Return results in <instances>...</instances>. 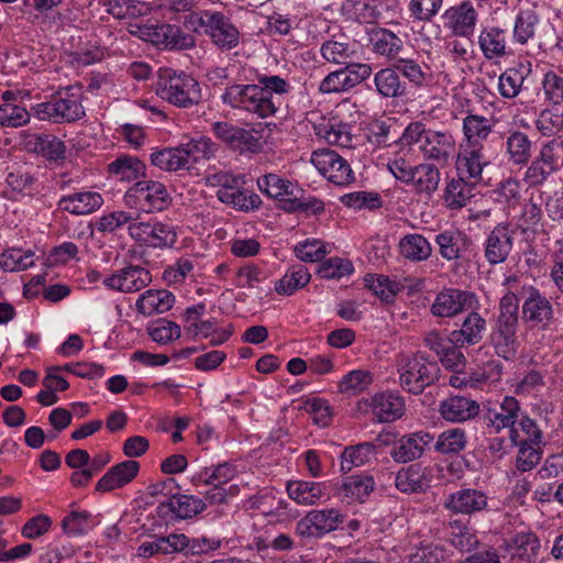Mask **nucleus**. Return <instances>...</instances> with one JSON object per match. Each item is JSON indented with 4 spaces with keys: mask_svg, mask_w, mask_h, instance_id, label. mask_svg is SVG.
Returning a JSON list of instances; mask_svg holds the SVG:
<instances>
[{
    "mask_svg": "<svg viewBox=\"0 0 563 563\" xmlns=\"http://www.w3.org/2000/svg\"><path fill=\"white\" fill-rule=\"evenodd\" d=\"M514 247V231L508 223H498L484 243V256L490 265L504 263Z\"/></svg>",
    "mask_w": 563,
    "mask_h": 563,
    "instance_id": "a211bd4d",
    "label": "nucleus"
},
{
    "mask_svg": "<svg viewBox=\"0 0 563 563\" xmlns=\"http://www.w3.org/2000/svg\"><path fill=\"white\" fill-rule=\"evenodd\" d=\"M496 120L479 114H467L463 119V133L467 142L473 147H478L477 143L485 141L493 132Z\"/></svg>",
    "mask_w": 563,
    "mask_h": 563,
    "instance_id": "37998d69",
    "label": "nucleus"
},
{
    "mask_svg": "<svg viewBox=\"0 0 563 563\" xmlns=\"http://www.w3.org/2000/svg\"><path fill=\"white\" fill-rule=\"evenodd\" d=\"M455 157L456 176L477 186L483 179V168L487 165L483 146L466 150L464 153L456 154Z\"/></svg>",
    "mask_w": 563,
    "mask_h": 563,
    "instance_id": "cd10ccee",
    "label": "nucleus"
},
{
    "mask_svg": "<svg viewBox=\"0 0 563 563\" xmlns=\"http://www.w3.org/2000/svg\"><path fill=\"white\" fill-rule=\"evenodd\" d=\"M373 383V374L364 369H354L342 377L339 384L341 393L360 394Z\"/></svg>",
    "mask_w": 563,
    "mask_h": 563,
    "instance_id": "338daca9",
    "label": "nucleus"
},
{
    "mask_svg": "<svg viewBox=\"0 0 563 563\" xmlns=\"http://www.w3.org/2000/svg\"><path fill=\"white\" fill-rule=\"evenodd\" d=\"M375 487L376 483L374 477L368 473H361L345 477L339 492L345 498L364 503L375 490Z\"/></svg>",
    "mask_w": 563,
    "mask_h": 563,
    "instance_id": "4c0bfd02",
    "label": "nucleus"
},
{
    "mask_svg": "<svg viewBox=\"0 0 563 563\" xmlns=\"http://www.w3.org/2000/svg\"><path fill=\"white\" fill-rule=\"evenodd\" d=\"M355 49L350 42L335 38L328 40L321 44L320 54L322 58L331 64H346L354 55Z\"/></svg>",
    "mask_w": 563,
    "mask_h": 563,
    "instance_id": "bf43d9fd",
    "label": "nucleus"
},
{
    "mask_svg": "<svg viewBox=\"0 0 563 563\" xmlns=\"http://www.w3.org/2000/svg\"><path fill=\"white\" fill-rule=\"evenodd\" d=\"M311 163L323 177L336 186H347L355 179L347 161L332 150L313 151Z\"/></svg>",
    "mask_w": 563,
    "mask_h": 563,
    "instance_id": "9d476101",
    "label": "nucleus"
},
{
    "mask_svg": "<svg viewBox=\"0 0 563 563\" xmlns=\"http://www.w3.org/2000/svg\"><path fill=\"white\" fill-rule=\"evenodd\" d=\"M474 297V294L471 291L457 288H445L437 295L431 306V312L435 317L441 318L455 317L463 312L466 307L471 306Z\"/></svg>",
    "mask_w": 563,
    "mask_h": 563,
    "instance_id": "412c9836",
    "label": "nucleus"
},
{
    "mask_svg": "<svg viewBox=\"0 0 563 563\" xmlns=\"http://www.w3.org/2000/svg\"><path fill=\"white\" fill-rule=\"evenodd\" d=\"M399 249L404 257L415 262L426 261L432 253L429 241L418 233L407 234L401 238Z\"/></svg>",
    "mask_w": 563,
    "mask_h": 563,
    "instance_id": "5fc2aeb1",
    "label": "nucleus"
},
{
    "mask_svg": "<svg viewBox=\"0 0 563 563\" xmlns=\"http://www.w3.org/2000/svg\"><path fill=\"white\" fill-rule=\"evenodd\" d=\"M26 147L48 161L59 162L66 157L65 143L53 134H33L29 137Z\"/></svg>",
    "mask_w": 563,
    "mask_h": 563,
    "instance_id": "c9c22d12",
    "label": "nucleus"
},
{
    "mask_svg": "<svg viewBox=\"0 0 563 563\" xmlns=\"http://www.w3.org/2000/svg\"><path fill=\"white\" fill-rule=\"evenodd\" d=\"M352 125L336 118H321L319 122L313 123V132L330 145L341 147H353Z\"/></svg>",
    "mask_w": 563,
    "mask_h": 563,
    "instance_id": "b1692460",
    "label": "nucleus"
},
{
    "mask_svg": "<svg viewBox=\"0 0 563 563\" xmlns=\"http://www.w3.org/2000/svg\"><path fill=\"white\" fill-rule=\"evenodd\" d=\"M532 144L525 132L510 126L505 141V153L508 161L516 166L527 165L531 159Z\"/></svg>",
    "mask_w": 563,
    "mask_h": 563,
    "instance_id": "473e14b6",
    "label": "nucleus"
},
{
    "mask_svg": "<svg viewBox=\"0 0 563 563\" xmlns=\"http://www.w3.org/2000/svg\"><path fill=\"white\" fill-rule=\"evenodd\" d=\"M444 24L457 36H470L474 32L477 12L470 1L449 8L443 14Z\"/></svg>",
    "mask_w": 563,
    "mask_h": 563,
    "instance_id": "a878e982",
    "label": "nucleus"
},
{
    "mask_svg": "<svg viewBox=\"0 0 563 563\" xmlns=\"http://www.w3.org/2000/svg\"><path fill=\"white\" fill-rule=\"evenodd\" d=\"M478 46L487 60H496L510 53L508 47V32L496 25L483 27L478 35Z\"/></svg>",
    "mask_w": 563,
    "mask_h": 563,
    "instance_id": "bb28decb",
    "label": "nucleus"
},
{
    "mask_svg": "<svg viewBox=\"0 0 563 563\" xmlns=\"http://www.w3.org/2000/svg\"><path fill=\"white\" fill-rule=\"evenodd\" d=\"M434 241L441 257L449 262L470 261L475 251L472 238L459 229L441 231Z\"/></svg>",
    "mask_w": 563,
    "mask_h": 563,
    "instance_id": "2eb2a0df",
    "label": "nucleus"
},
{
    "mask_svg": "<svg viewBox=\"0 0 563 563\" xmlns=\"http://www.w3.org/2000/svg\"><path fill=\"white\" fill-rule=\"evenodd\" d=\"M364 286L386 302L391 301L399 290L398 284L390 282L384 275L366 274Z\"/></svg>",
    "mask_w": 563,
    "mask_h": 563,
    "instance_id": "69168bd1",
    "label": "nucleus"
},
{
    "mask_svg": "<svg viewBox=\"0 0 563 563\" xmlns=\"http://www.w3.org/2000/svg\"><path fill=\"white\" fill-rule=\"evenodd\" d=\"M542 195L534 197L533 195L527 200L522 207V211L519 218V228L522 233L532 232L536 233L538 227L541 225L543 211H542Z\"/></svg>",
    "mask_w": 563,
    "mask_h": 563,
    "instance_id": "4d7b16f0",
    "label": "nucleus"
},
{
    "mask_svg": "<svg viewBox=\"0 0 563 563\" xmlns=\"http://www.w3.org/2000/svg\"><path fill=\"white\" fill-rule=\"evenodd\" d=\"M376 92L386 99H404L408 95L406 82L400 79L395 65L385 67L374 74Z\"/></svg>",
    "mask_w": 563,
    "mask_h": 563,
    "instance_id": "2f4dec72",
    "label": "nucleus"
},
{
    "mask_svg": "<svg viewBox=\"0 0 563 563\" xmlns=\"http://www.w3.org/2000/svg\"><path fill=\"white\" fill-rule=\"evenodd\" d=\"M432 478L431 467L413 463L397 472L395 486L404 494H421L431 487Z\"/></svg>",
    "mask_w": 563,
    "mask_h": 563,
    "instance_id": "aec40b11",
    "label": "nucleus"
},
{
    "mask_svg": "<svg viewBox=\"0 0 563 563\" xmlns=\"http://www.w3.org/2000/svg\"><path fill=\"white\" fill-rule=\"evenodd\" d=\"M108 172L120 180L131 181L145 176V165L137 157L123 154L108 165Z\"/></svg>",
    "mask_w": 563,
    "mask_h": 563,
    "instance_id": "c03bdc74",
    "label": "nucleus"
},
{
    "mask_svg": "<svg viewBox=\"0 0 563 563\" xmlns=\"http://www.w3.org/2000/svg\"><path fill=\"white\" fill-rule=\"evenodd\" d=\"M156 95L178 108H190L199 103V82L190 75L173 68H161L156 81Z\"/></svg>",
    "mask_w": 563,
    "mask_h": 563,
    "instance_id": "7ed1b4c3",
    "label": "nucleus"
},
{
    "mask_svg": "<svg viewBox=\"0 0 563 563\" xmlns=\"http://www.w3.org/2000/svg\"><path fill=\"white\" fill-rule=\"evenodd\" d=\"M467 444V435L462 428H451L442 431L435 443V452L443 455H457L465 450Z\"/></svg>",
    "mask_w": 563,
    "mask_h": 563,
    "instance_id": "603ef678",
    "label": "nucleus"
},
{
    "mask_svg": "<svg viewBox=\"0 0 563 563\" xmlns=\"http://www.w3.org/2000/svg\"><path fill=\"white\" fill-rule=\"evenodd\" d=\"M519 298L508 290L499 300L497 316L489 333V345L495 354L505 361H514L520 347L519 329Z\"/></svg>",
    "mask_w": 563,
    "mask_h": 563,
    "instance_id": "f257e3e1",
    "label": "nucleus"
},
{
    "mask_svg": "<svg viewBox=\"0 0 563 563\" xmlns=\"http://www.w3.org/2000/svg\"><path fill=\"white\" fill-rule=\"evenodd\" d=\"M181 146L188 165L201 159L208 161L214 157L219 151V145L207 136L191 139L189 142L183 143Z\"/></svg>",
    "mask_w": 563,
    "mask_h": 563,
    "instance_id": "6e6d98bb",
    "label": "nucleus"
},
{
    "mask_svg": "<svg viewBox=\"0 0 563 563\" xmlns=\"http://www.w3.org/2000/svg\"><path fill=\"white\" fill-rule=\"evenodd\" d=\"M128 206H137L144 212L163 211L172 203V197L164 184L155 180H140L124 195Z\"/></svg>",
    "mask_w": 563,
    "mask_h": 563,
    "instance_id": "423d86ee",
    "label": "nucleus"
},
{
    "mask_svg": "<svg viewBox=\"0 0 563 563\" xmlns=\"http://www.w3.org/2000/svg\"><path fill=\"white\" fill-rule=\"evenodd\" d=\"M258 189L271 198L279 200L283 210V201L296 196L297 187L288 179L277 174H266L257 179Z\"/></svg>",
    "mask_w": 563,
    "mask_h": 563,
    "instance_id": "ea45409f",
    "label": "nucleus"
},
{
    "mask_svg": "<svg viewBox=\"0 0 563 563\" xmlns=\"http://www.w3.org/2000/svg\"><path fill=\"white\" fill-rule=\"evenodd\" d=\"M223 103L234 109L245 110L265 119L279 110V102L263 98L262 89L254 85H232L221 96Z\"/></svg>",
    "mask_w": 563,
    "mask_h": 563,
    "instance_id": "39448f33",
    "label": "nucleus"
},
{
    "mask_svg": "<svg viewBox=\"0 0 563 563\" xmlns=\"http://www.w3.org/2000/svg\"><path fill=\"white\" fill-rule=\"evenodd\" d=\"M399 385L412 395H420L439 378L440 367L437 361L423 352L400 355L397 360Z\"/></svg>",
    "mask_w": 563,
    "mask_h": 563,
    "instance_id": "f03ea898",
    "label": "nucleus"
},
{
    "mask_svg": "<svg viewBox=\"0 0 563 563\" xmlns=\"http://www.w3.org/2000/svg\"><path fill=\"white\" fill-rule=\"evenodd\" d=\"M236 475L235 465L223 462L218 465H212L208 467H203L200 472H198L192 482L195 484H205V485H221L229 483Z\"/></svg>",
    "mask_w": 563,
    "mask_h": 563,
    "instance_id": "3c124183",
    "label": "nucleus"
},
{
    "mask_svg": "<svg viewBox=\"0 0 563 563\" xmlns=\"http://www.w3.org/2000/svg\"><path fill=\"white\" fill-rule=\"evenodd\" d=\"M521 413V406L518 399L514 396H505L503 400L494 407H489L484 416V421L487 428L494 432L508 429L509 439L516 442L519 438V431L515 428Z\"/></svg>",
    "mask_w": 563,
    "mask_h": 563,
    "instance_id": "9b49d317",
    "label": "nucleus"
},
{
    "mask_svg": "<svg viewBox=\"0 0 563 563\" xmlns=\"http://www.w3.org/2000/svg\"><path fill=\"white\" fill-rule=\"evenodd\" d=\"M288 496L298 505L311 506L324 495V484L308 481H291L287 484Z\"/></svg>",
    "mask_w": 563,
    "mask_h": 563,
    "instance_id": "a19ab883",
    "label": "nucleus"
},
{
    "mask_svg": "<svg viewBox=\"0 0 563 563\" xmlns=\"http://www.w3.org/2000/svg\"><path fill=\"white\" fill-rule=\"evenodd\" d=\"M203 499L194 495L174 494L165 501L158 504L156 514L165 520L190 519L206 509Z\"/></svg>",
    "mask_w": 563,
    "mask_h": 563,
    "instance_id": "f3484780",
    "label": "nucleus"
},
{
    "mask_svg": "<svg viewBox=\"0 0 563 563\" xmlns=\"http://www.w3.org/2000/svg\"><path fill=\"white\" fill-rule=\"evenodd\" d=\"M148 246L155 249L172 247L177 240L175 228L166 222L151 221Z\"/></svg>",
    "mask_w": 563,
    "mask_h": 563,
    "instance_id": "0e129e2a",
    "label": "nucleus"
},
{
    "mask_svg": "<svg viewBox=\"0 0 563 563\" xmlns=\"http://www.w3.org/2000/svg\"><path fill=\"white\" fill-rule=\"evenodd\" d=\"M432 439L433 437L424 431L405 434L394 442L389 454L396 463L416 461L423 455L424 448Z\"/></svg>",
    "mask_w": 563,
    "mask_h": 563,
    "instance_id": "4be33fe9",
    "label": "nucleus"
},
{
    "mask_svg": "<svg viewBox=\"0 0 563 563\" xmlns=\"http://www.w3.org/2000/svg\"><path fill=\"white\" fill-rule=\"evenodd\" d=\"M419 150L426 161L444 167L456 156V141L450 131L429 129L423 146H419Z\"/></svg>",
    "mask_w": 563,
    "mask_h": 563,
    "instance_id": "4468645a",
    "label": "nucleus"
},
{
    "mask_svg": "<svg viewBox=\"0 0 563 563\" xmlns=\"http://www.w3.org/2000/svg\"><path fill=\"white\" fill-rule=\"evenodd\" d=\"M103 205V198L96 191H80L63 196L57 206L59 210L71 214H89Z\"/></svg>",
    "mask_w": 563,
    "mask_h": 563,
    "instance_id": "72a5a7b5",
    "label": "nucleus"
},
{
    "mask_svg": "<svg viewBox=\"0 0 563 563\" xmlns=\"http://www.w3.org/2000/svg\"><path fill=\"white\" fill-rule=\"evenodd\" d=\"M475 187L457 176L449 179L442 195L443 205L450 210L464 208L473 198Z\"/></svg>",
    "mask_w": 563,
    "mask_h": 563,
    "instance_id": "e433bc0d",
    "label": "nucleus"
},
{
    "mask_svg": "<svg viewBox=\"0 0 563 563\" xmlns=\"http://www.w3.org/2000/svg\"><path fill=\"white\" fill-rule=\"evenodd\" d=\"M257 82L262 89L263 98L277 100L279 109L284 103V97L289 95L292 89L289 81L277 75H258Z\"/></svg>",
    "mask_w": 563,
    "mask_h": 563,
    "instance_id": "13d9d810",
    "label": "nucleus"
},
{
    "mask_svg": "<svg viewBox=\"0 0 563 563\" xmlns=\"http://www.w3.org/2000/svg\"><path fill=\"white\" fill-rule=\"evenodd\" d=\"M140 472V463L134 460H126L111 466L106 474L97 482L96 490L108 493L122 488L130 484Z\"/></svg>",
    "mask_w": 563,
    "mask_h": 563,
    "instance_id": "393cba45",
    "label": "nucleus"
},
{
    "mask_svg": "<svg viewBox=\"0 0 563 563\" xmlns=\"http://www.w3.org/2000/svg\"><path fill=\"white\" fill-rule=\"evenodd\" d=\"M367 35L371 51L389 60L396 59L404 47L402 40L388 29L374 27Z\"/></svg>",
    "mask_w": 563,
    "mask_h": 563,
    "instance_id": "7c9ffc66",
    "label": "nucleus"
},
{
    "mask_svg": "<svg viewBox=\"0 0 563 563\" xmlns=\"http://www.w3.org/2000/svg\"><path fill=\"white\" fill-rule=\"evenodd\" d=\"M311 278L308 268L302 265H294L289 267L284 276L276 282L275 291L278 295L290 296L298 289L305 287Z\"/></svg>",
    "mask_w": 563,
    "mask_h": 563,
    "instance_id": "49530a36",
    "label": "nucleus"
},
{
    "mask_svg": "<svg viewBox=\"0 0 563 563\" xmlns=\"http://www.w3.org/2000/svg\"><path fill=\"white\" fill-rule=\"evenodd\" d=\"M530 69L523 64L507 68L498 80V90L504 98L512 99L517 97L522 88L523 81Z\"/></svg>",
    "mask_w": 563,
    "mask_h": 563,
    "instance_id": "de8ad7c7",
    "label": "nucleus"
},
{
    "mask_svg": "<svg viewBox=\"0 0 563 563\" xmlns=\"http://www.w3.org/2000/svg\"><path fill=\"white\" fill-rule=\"evenodd\" d=\"M444 561L445 549L433 543L421 545L407 556V563H442Z\"/></svg>",
    "mask_w": 563,
    "mask_h": 563,
    "instance_id": "774afa93",
    "label": "nucleus"
},
{
    "mask_svg": "<svg viewBox=\"0 0 563 563\" xmlns=\"http://www.w3.org/2000/svg\"><path fill=\"white\" fill-rule=\"evenodd\" d=\"M283 210L289 213L299 212L306 216H318L324 211V203L317 197H306L305 191L297 188L296 196L283 201Z\"/></svg>",
    "mask_w": 563,
    "mask_h": 563,
    "instance_id": "8fccbe9b",
    "label": "nucleus"
},
{
    "mask_svg": "<svg viewBox=\"0 0 563 563\" xmlns=\"http://www.w3.org/2000/svg\"><path fill=\"white\" fill-rule=\"evenodd\" d=\"M151 163L165 172L188 169L181 144L176 147H164L151 154Z\"/></svg>",
    "mask_w": 563,
    "mask_h": 563,
    "instance_id": "09e8293b",
    "label": "nucleus"
},
{
    "mask_svg": "<svg viewBox=\"0 0 563 563\" xmlns=\"http://www.w3.org/2000/svg\"><path fill=\"white\" fill-rule=\"evenodd\" d=\"M487 331L486 319L476 311H471L459 330L450 333V342L456 347L473 346L482 342Z\"/></svg>",
    "mask_w": 563,
    "mask_h": 563,
    "instance_id": "5701e85b",
    "label": "nucleus"
},
{
    "mask_svg": "<svg viewBox=\"0 0 563 563\" xmlns=\"http://www.w3.org/2000/svg\"><path fill=\"white\" fill-rule=\"evenodd\" d=\"M175 296L166 289H150L143 292L135 302L136 310L143 316L164 313L172 309Z\"/></svg>",
    "mask_w": 563,
    "mask_h": 563,
    "instance_id": "f704fd0d",
    "label": "nucleus"
},
{
    "mask_svg": "<svg viewBox=\"0 0 563 563\" xmlns=\"http://www.w3.org/2000/svg\"><path fill=\"white\" fill-rule=\"evenodd\" d=\"M152 283V274L141 265H128L103 278L102 284L110 290L131 294Z\"/></svg>",
    "mask_w": 563,
    "mask_h": 563,
    "instance_id": "dca6fc26",
    "label": "nucleus"
},
{
    "mask_svg": "<svg viewBox=\"0 0 563 563\" xmlns=\"http://www.w3.org/2000/svg\"><path fill=\"white\" fill-rule=\"evenodd\" d=\"M369 406L379 422H394L405 413V399L396 391L377 393Z\"/></svg>",
    "mask_w": 563,
    "mask_h": 563,
    "instance_id": "c756f323",
    "label": "nucleus"
},
{
    "mask_svg": "<svg viewBox=\"0 0 563 563\" xmlns=\"http://www.w3.org/2000/svg\"><path fill=\"white\" fill-rule=\"evenodd\" d=\"M521 320L529 328L547 331L555 322V311L551 300L537 287L527 288V297L521 306Z\"/></svg>",
    "mask_w": 563,
    "mask_h": 563,
    "instance_id": "6e6552de",
    "label": "nucleus"
},
{
    "mask_svg": "<svg viewBox=\"0 0 563 563\" xmlns=\"http://www.w3.org/2000/svg\"><path fill=\"white\" fill-rule=\"evenodd\" d=\"M489 507L487 494L477 488L461 487L448 494L443 508L452 514L473 517L487 511Z\"/></svg>",
    "mask_w": 563,
    "mask_h": 563,
    "instance_id": "ddd939ff",
    "label": "nucleus"
},
{
    "mask_svg": "<svg viewBox=\"0 0 563 563\" xmlns=\"http://www.w3.org/2000/svg\"><path fill=\"white\" fill-rule=\"evenodd\" d=\"M207 22L205 34L218 48L230 51L239 45L240 32L223 13L212 11Z\"/></svg>",
    "mask_w": 563,
    "mask_h": 563,
    "instance_id": "6ab92c4d",
    "label": "nucleus"
},
{
    "mask_svg": "<svg viewBox=\"0 0 563 563\" xmlns=\"http://www.w3.org/2000/svg\"><path fill=\"white\" fill-rule=\"evenodd\" d=\"M210 131L231 151L244 153H258L263 144L261 137L253 130H246L228 121L211 123Z\"/></svg>",
    "mask_w": 563,
    "mask_h": 563,
    "instance_id": "1a4fd4ad",
    "label": "nucleus"
},
{
    "mask_svg": "<svg viewBox=\"0 0 563 563\" xmlns=\"http://www.w3.org/2000/svg\"><path fill=\"white\" fill-rule=\"evenodd\" d=\"M512 443L518 446L516 467L520 472H529L540 463L543 453L541 444L522 442L520 437Z\"/></svg>",
    "mask_w": 563,
    "mask_h": 563,
    "instance_id": "052dcab7",
    "label": "nucleus"
},
{
    "mask_svg": "<svg viewBox=\"0 0 563 563\" xmlns=\"http://www.w3.org/2000/svg\"><path fill=\"white\" fill-rule=\"evenodd\" d=\"M439 412L445 421L461 423L475 418L479 413V405L464 396H451L440 402Z\"/></svg>",
    "mask_w": 563,
    "mask_h": 563,
    "instance_id": "c85d7f7f",
    "label": "nucleus"
},
{
    "mask_svg": "<svg viewBox=\"0 0 563 563\" xmlns=\"http://www.w3.org/2000/svg\"><path fill=\"white\" fill-rule=\"evenodd\" d=\"M440 180L439 165L421 163L415 165V179L410 185L416 194L431 197L438 190Z\"/></svg>",
    "mask_w": 563,
    "mask_h": 563,
    "instance_id": "58836bf2",
    "label": "nucleus"
},
{
    "mask_svg": "<svg viewBox=\"0 0 563 563\" xmlns=\"http://www.w3.org/2000/svg\"><path fill=\"white\" fill-rule=\"evenodd\" d=\"M539 15L534 10H520L514 26V37L520 44L528 43L536 34Z\"/></svg>",
    "mask_w": 563,
    "mask_h": 563,
    "instance_id": "e2e57ef3",
    "label": "nucleus"
},
{
    "mask_svg": "<svg viewBox=\"0 0 563 563\" xmlns=\"http://www.w3.org/2000/svg\"><path fill=\"white\" fill-rule=\"evenodd\" d=\"M345 515L338 508L312 509L296 523V533L302 539H321L341 528Z\"/></svg>",
    "mask_w": 563,
    "mask_h": 563,
    "instance_id": "0eeeda50",
    "label": "nucleus"
},
{
    "mask_svg": "<svg viewBox=\"0 0 563 563\" xmlns=\"http://www.w3.org/2000/svg\"><path fill=\"white\" fill-rule=\"evenodd\" d=\"M217 198L240 211H250L260 208L262 200L257 194H247L239 187L231 190L218 189Z\"/></svg>",
    "mask_w": 563,
    "mask_h": 563,
    "instance_id": "864d4df0",
    "label": "nucleus"
},
{
    "mask_svg": "<svg viewBox=\"0 0 563 563\" xmlns=\"http://www.w3.org/2000/svg\"><path fill=\"white\" fill-rule=\"evenodd\" d=\"M32 113L38 120H48L54 123H70L85 115L80 102V93L74 87L62 88L51 98L32 107Z\"/></svg>",
    "mask_w": 563,
    "mask_h": 563,
    "instance_id": "20e7f679",
    "label": "nucleus"
},
{
    "mask_svg": "<svg viewBox=\"0 0 563 563\" xmlns=\"http://www.w3.org/2000/svg\"><path fill=\"white\" fill-rule=\"evenodd\" d=\"M376 455V445L372 442H362L346 446L341 454V471L347 473L354 467L364 466Z\"/></svg>",
    "mask_w": 563,
    "mask_h": 563,
    "instance_id": "79ce46f5",
    "label": "nucleus"
},
{
    "mask_svg": "<svg viewBox=\"0 0 563 563\" xmlns=\"http://www.w3.org/2000/svg\"><path fill=\"white\" fill-rule=\"evenodd\" d=\"M450 543L461 552H471L478 545L476 531L468 523L454 519L449 522Z\"/></svg>",
    "mask_w": 563,
    "mask_h": 563,
    "instance_id": "a18cd8bd",
    "label": "nucleus"
},
{
    "mask_svg": "<svg viewBox=\"0 0 563 563\" xmlns=\"http://www.w3.org/2000/svg\"><path fill=\"white\" fill-rule=\"evenodd\" d=\"M556 142L551 140L542 144L538 155L527 167L523 181L529 187L544 185L548 179L560 170V157L555 153Z\"/></svg>",
    "mask_w": 563,
    "mask_h": 563,
    "instance_id": "f8f14e48",
    "label": "nucleus"
},
{
    "mask_svg": "<svg viewBox=\"0 0 563 563\" xmlns=\"http://www.w3.org/2000/svg\"><path fill=\"white\" fill-rule=\"evenodd\" d=\"M394 65L399 75L401 74L418 88L426 86L431 80L429 68L426 65L421 66L413 59L399 58Z\"/></svg>",
    "mask_w": 563,
    "mask_h": 563,
    "instance_id": "680f3d73",
    "label": "nucleus"
}]
</instances>
